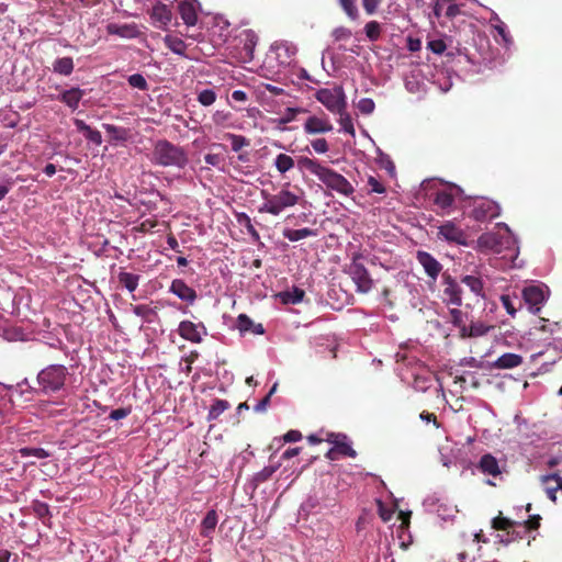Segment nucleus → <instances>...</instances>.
Here are the masks:
<instances>
[{
    "instance_id": "obj_1",
    "label": "nucleus",
    "mask_w": 562,
    "mask_h": 562,
    "mask_svg": "<svg viewBox=\"0 0 562 562\" xmlns=\"http://www.w3.org/2000/svg\"><path fill=\"white\" fill-rule=\"evenodd\" d=\"M512 44V37H435L428 48L464 76H473L501 65Z\"/></svg>"
},
{
    "instance_id": "obj_2",
    "label": "nucleus",
    "mask_w": 562,
    "mask_h": 562,
    "mask_svg": "<svg viewBox=\"0 0 562 562\" xmlns=\"http://www.w3.org/2000/svg\"><path fill=\"white\" fill-rule=\"evenodd\" d=\"M297 168L301 172H308L316 177L327 189L344 196H349L355 189L350 181L334 169L322 164L317 159L301 156L297 160Z\"/></svg>"
},
{
    "instance_id": "obj_3",
    "label": "nucleus",
    "mask_w": 562,
    "mask_h": 562,
    "mask_svg": "<svg viewBox=\"0 0 562 562\" xmlns=\"http://www.w3.org/2000/svg\"><path fill=\"white\" fill-rule=\"evenodd\" d=\"M69 375L68 368L64 364L46 366L37 373V392L43 395H53L64 391Z\"/></svg>"
},
{
    "instance_id": "obj_4",
    "label": "nucleus",
    "mask_w": 562,
    "mask_h": 562,
    "mask_svg": "<svg viewBox=\"0 0 562 562\" xmlns=\"http://www.w3.org/2000/svg\"><path fill=\"white\" fill-rule=\"evenodd\" d=\"M150 160L161 167L179 169H183L189 161L188 154L181 146L166 139H159L155 143Z\"/></svg>"
},
{
    "instance_id": "obj_5",
    "label": "nucleus",
    "mask_w": 562,
    "mask_h": 562,
    "mask_svg": "<svg viewBox=\"0 0 562 562\" xmlns=\"http://www.w3.org/2000/svg\"><path fill=\"white\" fill-rule=\"evenodd\" d=\"M497 228L504 229L505 235L499 233H484L477 238L479 247L486 250H492L497 254L509 250L510 257H516L518 254L517 238L512 233L510 228L505 223H498Z\"/></svg>"
},
{
    "instance_id": "obj_6",
    "label": "nucleus",
    "mask_w": 562,
    "mask_h": 562,
    "mask_svg": "<svg viewBox=\"0 0 562 562\" xmlns=\"http://www.w3.org/2000/svg\"><path fill=\"white\" fill-rule=\"evenodd\" d=\"M261 198L263 203L259 206V212L268 213L273 216L280 215L284 210L296 205L300 201V195L290 190L289 183L283 186L276 194L262 190Z\"/></svg>"
},
{
    "instance_id": "obj_7",
    "label": "nucleus",
    "mask_w": 562,
    "mask_h": 562,
    "mask_svg": "<svg viewBox=\"0 0 562 562\" xmlns=\"http://www.w3.org/2000/svg\"><path fill=\"white\" fill-rule=\"evenodd\" d=\"M315 99L333 114L347 109V97L341 86L322 88L316 91Z\"/></svg>"
},
{
    "instance_id": "obj_8",
    "label": "nucleus",
    "mask_w": 562,
    "mask_h": 562,
    "mask_svg": "<svg viewBox=\"0 0 562 562\" xmlns=\"http://www.w3.org/2000/svg\"><path fill=\"white\" fill-rule=\"evenodd\" d=\"M362 255L355 254L351 262L346 267V272L349 274L353 283L356 284V290L359 293H368L371 291L373 286V281L369 274V271L361 262Z\"/></svg>"
},
{
    "instance_id": "obj_9",
    "label": "nucleus",
    "mask_w": 562,
    "mask_h": 562,
    "mask_svg": "<svg viewBox=\"0 0 562 562\" xmlns=\"http://www.w3.org/2000/svg\"><path fill=\"white\" fill-rule=\"evenodd\" d=\"M426 70L429 71V66H416L405 74L404 83L408 92L417 95H422L426 92L428 82L426 79Z\"/></svg>"
},
{
    "instance_id": "obj_10",
    "label": "nucleus",
    "mask_w": 562,
    "mask_h": 562,
    "mask_svg": "<svg viewBox=\"0 0 562 562\" xmlns=\"http://www.w3.org/2000/svg\"><path fill=\"white\" fill-rule=\"evenodd\" d=\"M177 331L179 336L192 344H201L209 335L206 326L202 322L193 323L191 321H181Z\"/></svg>"
},
{
    "instance_id": "obj_11",
    "label": "nucleus",
    "mask_w": 562,
    "mask_h": 562,
    "mask_svg": "<svg viewBox=\"0 0 562 562\" xmlns=\"http://www.w3.org/2000/svg\"><path fill=\"white\" fill-rule=\"evenodd\" d=\"M549 296L548 288L542 284H531L522 290V297L532 313H538Z\"/></svg>"
},
{
    "instance_id": "obj_12",
    "label": "nucleus",
    "mask_w": 562,
    "mask_h": 562,
    "mask_svg": "<svg viewBox=\"0 0 562 562\" xmlns=\"http://www.w3.org/2000/svg\"><path fill=\"white\" fill-rule=\"evenodd\" d=\"M438 238L449 244L468 246L467 233L453 221H446L438 227Z\"/></svg>"
},
{
    "instance_id": "obj_13",
    "label": "nucleus",
    "mask_w": 562,
    "mask_h": 562,
    "mask_svg": "<svg viewBox=\"0 0 562 562\" xmlns=\"http://www.w3.org/2000/svg\"><path fill=\"white\" fill-rule=\"evenodd\" d=\"M499 205L488 199L480 198L474 200L471 217L477 222L493 220L499 215Z\"/></svg>"
},
{
    "instance_id": "obj_14",
    "label": "nucleus",
    "mask_w": 562,
    "mask_h": 562,
    "mask_svg": "<svg viewBox=\"0 0 562 562\" xmlns=\"http://www.w3.org/2000/svg\"><path fill=\"white\" fill-rule=\"evenodd\" d=\"M297 52L296 46L289 41L280 40L271 44L269 57L274 58L279 65H290Z\"/></svg>"
},
{
    "instance_id": "obj_15",
    "label": "nucleus",
    "mask_w": 562,
    "mask_h": 562,
    "mask_svg": "<svg viewBox=\"0 0 562 562\" xmlns=\"http://www.w3.org/2000/svg\"><path fill=\"white\" fill-rule=\"evenodd\" d=\"M327 441L333 443V448L326 453L329 460H336V454L346 457H356V451L352 449L348 437L344 434H329Z\"/></svg>"
},
{
    "instance_id": "obj_16",
    "label": "nucleus",
    "mask_w": 562,
    "mask_h": 562,
    "mask_svg": "<svg viewBox=\"0 0 562 562\" xmlns=\"http://www.w3.org/2000/svg\"><path fill=\"white\" fill-rule=\"evenodd\" d=\"M463 193L458 186L451 184L436 192L434 202L443 213H449L454 200Z\"/></svg>"
},
{
    "instance_id": "obj_17",
    "label": "nucleus",
    "mask_w": 562,
    "mask_h": 562,
    "mask_svg": "<svg viewBox=\"0 0 562 562\" xmlns=\"http://www.w3.org/2000/svg\"><path fill=\"white\" fill-rule=\"evenodd\" d=\"M476 468L482 474L486 476L502 480L504 465H501L499 461L491 453L483 454Z\"/></svg>"
},
{
    "instance_id": "obj_18",
    "label": "nucleus",
    "mask_w": 562,
    "mask_h": 562,
    "mask_svg": "<svg viewBox=\"0 0 562 562\" xmlns=\"http://www.w3.org/2000/svg\"><path fill=\"white\" fill-rule=\"evenodd\" d=\"M416 258L418 263L424 268L427 277L432 281H436L442 270V265L427 251H417Z\"/></svg>"
},
{
    "instance_id": "obj_19",
    "label": "nucleus",
    "mask_w": 562,
    "mask_h": 562,
    "mask_svg": "<svg viewBox=\"0 0 562 562\" xmlns=\"http://www.w3.org/2000/svg\"><path fill=\"white\" fill-rule=\"evenodd\" d=\"M334 128L333 124L327 117H319L312 115L306 119L303 130L308 135L324 134L331 132Z\"/></svg>"
},
{
    "instance_id": "obj_20",
    "label": "nucleus",
    "mask_w": 562,
    "mask_h": 562,
    "mask_svg": "<svg viewBox=\"0 0 562 562\" xmlns=\"http://www.w3.org/2000/svg\"><path fill=\"white\" fill-rule=\"evenodd\" d=\"M169 291L189 304H193L196 300V292L193 288L189 286L183 280L175 279L169 288Z\"/></svg>"
},
{
    "instance_id": "obj_21",
    "label": "nucleus",
    "mask_w": 562,
    "mask_h": 562,
    "mask_svg": "<svg viewBox=\"0 0 562 562\" xmlns=\"http://www.w3.org/2000/svg\"><path fill=\"white\" fill-rule=\"evenodd\" d=\"M461 293L462 291L459 284L450 276H445V300L449 304L460 306L462 304Z\"/></svg>"
},
{
    "instance_id": "obj_22",
    "label": "nucleus",
    "mask_w": 562,
    "mask_h": 562,
    "mask_svg": "<svg viewBox=\"0 0 562 562\" xmlns=\"http://www.w3.org/2000/svg\"><path fill=\"white\" fill-rule=\"evenodd\" d=\"M522 363V357L517 353L506 352L499 356L490 364L491 369L507 370L519 367Z\"/></svg>"
},
{
    "instance_id": "obj_23",
    "label": "nucleus",
    "mask_w": 562,
    "mask_h": 562,
    "mask_svg": "<svg viewBox=\"0 0 562 562\" xmlns=\"http://www.w3.org/2000/svg\"><path fill=\"white\" fill-rule=\"evenodd\" d=\"M178 11L184 24H187L188 26H193L196 24L198 13L194 2L189 0L179 2Z\"/></svg>"
},
{
    "instance_id": "obj_24",
    "label": "nucleus",
    "mask_w": 562,
    "mask_h": 562,
    "mask_svg": "<svg viewBox=\"0 0 562 562\" xmlns=\"http://www.w3.org/2000/svg\"><path fill=\"white\" fill-rule=\"evenodd\" d=\"M85 90L76 87L61 92L58 99L71 110H77Z\"/></svg>"
},
{
    "instance_id": "obj_25",
    "label": "nucleus",
    "mask_w": 562,
    "mask_h": 562,
    "mask_svg": "<svg viewBox=\"0 0 562 562\" xmlns=\"http://www.w3.org/2000/svg\"><path fill=\"white\" fill-rule=\"evenodd\" d=\"M74 124L78 132L82 133L83 136L92 144L100 146L102 144V135L98 130H93L85 121L75 119Z\"/></svg>"
},
{
    "instance_id": "obj_26",
    "label": "nucleus",
    "mask_w": 562,
    "mask_h": 562,
    "mask_svg": "<svg viewBox=\"0 0 562 562\" xmlns=\"http://www.w3.org/2000/svg\"><path fill=\"white\" fill-rule=\"evenodd\" d=\"M495 327L493 325H488L484 322H471V324L467 327L465 333L462 335V338H476L482 337L493 330Z\"/></svg>"
},
{
    "instance_id": "obj_27",
    "label": "nucleus",
    "mask_w": 562,
    "mask_h": 562,
    "mask_svg": "<svg viewBox=\"0 0 562 562\" xmlns=\"http://www.w3.org/2000/svg\"><path fill=\"white\" fill-rule=\"evenodd\" d=\"M237 328L240 333L252 331L256 335H263L265 328L262 324H255L246 314H239L237 317Z\"/></svg>"
},
{
    "instance_id": "obj_28",
    "label": "nucleus",
    "mask_w": 562,
    "mask_h": 562,
    "mask_svg": "<svg viewBox=\"0 0 562 562\" xmlns=\"http://www.w3.org/2000/svg\"><path fill=\"white\" fill-rule=\"evenodd\" d=\"M151 19L158 22L160 26H166L171 22L172 13L171 10L162 3L156 4L151 10Z\"/></svg>"
},
{
    "instance_id": "obj_29",
    "label": "nucleus",
    "mask_w": 562,
    "mask_h": 562,
    "mask_svg": "<svg viewBox=\"0 0 562 562\" xmlns=\"http://www.w3.org/2000/svg\"><path fill=\"white\" fill-rule=\"evenodd\" d=\"M284 238L290 241H299L307 237H314L317 235L315 229L304 227L300 229L284 228L282 232Z\"/></svg>"
},
{
    "instance_id": "obj_30",
    "label": "nucleus",
    "mask_w": 562,
    "mask_h": 562,
    "mask_svg": "<svg viewBox=\"0 0 562 562\" xmlns=\"http://www.w3.org/2000/svg\"><path fill=\"white\" fill-rule=\"evenodd\" d=\"M165 45L175 54L190 57L187 53L188 44L181 37H164Z\"/></svg>"
},
{
    "instance_id": "obj_31",
    "label": "nucleus",
    "mask_w": 562,
    "mask_h": 562,
    "mask_svg": "<svg viewBox=\"0 0 562 562\" xmlns=\"http://www.w3.org/2000/svg\"><path fill=\"white\" fill-rule=\"evenodd\" d=\"M72 70L74 61L71 57L57 58L53 64V71L58 75L69 76Z\"/></svg>"
},
{
    "instance_id": "obj_32",
    "label": "nucleus",
    "mask_w": 562,
    "mask_h": 562,
    "mask_svg": "<svg viewBox=\"0 0 562 562\" xmlns=\"http://www.w3.org/2000/svg\"><path fill=\"white\" fill-rule=\"evenodd\" d=\"M119 282L128 291L134 292L139 283V276L131 272L122 271L117 276Z\"/></svg>"
},
{
    "instance_id": "obj_33",
    "label": "nucleus",
    "mask_w": 562,
    "mask_h": 562,
    "mask_svg": "<svg viewBox=\"0 0 562 562\" xmlns=\"http://www.w3.org/2000/svg\"><path fill=\"white\" fill-rule=\"evenodd\" d=\"M217 525V514L215 510H210L201 522V535L209 537Z\"/></svg>"
},
{
    "instance_id": "obj_34",
    "label": "nucleus",
    "mask_w": 562,
    "mask_h": 562,
    "mask_svg": "<svg viewBox=\"0 0 562 562\" xmlns=\"http://www.w3.org/2000/svg\"><path fill=\"white\" fill-rule=\"evenodd\" d=\"M280 464L276 465H267L259 472L255 473L251 482L254 485V488H257L261 483L268 481L272 474L279 469Z\"/></svg>"
},
{
    "instance_id": "obj_35",
    "label": "nucleus",
    "mask_w": 562,
    "mask_h": 562,
    "mask_svg": "<svg viewBox=\"0 0 562 562\" xmlns=\"http://www.w3.org/2000/svg\"><path fill=\"white\" fill-rule=\"evenodd\" d=\"M273 165L283 175L294 167V159L286 154H279L274 158Z\"/></svg>"
},
{
    "instance_id": "obj_36",
    "label": "nucleus",
    "mask_w": 562,
    "mask_h": 562,
    "mask_svg": "<svg viewBox=\"0 0 562 562\" xmlns=\"http://www.w3.org/2000/svg\"><path fill=\"white\" fill-rule=\"evenodd\" d=\"M449 314L451 323L453 324V326L460 329V335L462 336L468 327L467 314H464L461 310L458 308H451Z\"/></svg>"
},
{
    "instance_id": "obj_37",
    "label": "nucleus",
    "mask_w": 562,
    "mask_h": 562,
    "mask_svg": "<svg viewBox=\"0 0 562 562\" xmlns=\"http://www.w3.org/2000/svg\"><path fill=\"white\" fill-rule=\"evenodd\" d=\"M229 408V403L226 400L216 398L213 401L209 414V420H215L220 415H222L226 409Z\"/></svg>"
},
{
    "instance_id": "obj_38",
    "label": "nucleus",
    "mask_w": 562,
    "mask_h": 562,
    "mask_svg": "<svg viewBox=\"0 0 562 562\" xmlns=\"http://www.w3.org/2000/svg\"><path fill=\"white\" fill-rule=\"evenodd\" d=\"M232 117L233 115L231 112L217 110L213 113L212 121L216 126L228 128L233 127Z\"/></svg>"
},
{
    "instance_id": "obj_39",
    "label": "nucleus",
    "mask_w": 562,
    "mask_h": 562,
    "mask_svg": "<svg viewBox=\"0 0 562 562\" xmlns=\"http://www.w3.org/2000/svg\"><path fill=\"white\" fill-rule=\"evenodd\" d=\"M458 513V509L456 506L447 504V503H439L437 506V514L438 517L441 518L443 521L452 520Z\"/></svg>"
},
{
    "instance_id": "obj_40",
    "label": "nucleus",
    "mask_w": 562,
    "mask_h": 562,
    "mask_svg": "<svg viewBox=\"0 0 562 562\" xmlns=\"http://www.w3.org/2000/svg\"><path fill=\"white\" fill-rule=\"evenodd\" d=\"M462 283H464L475 295L484 296L483 294V282L480 278L474 276H464L462 278Z\"/></svg>"
},
{
    "instance_id": "obj_41",
    "label": "nucleus",
    "mask_w": 562,
    "mask_h": 562,
    "mask_svg": "<svg viewBox=\"0 0 562 562\" xmlns=\"http://www.w3.org/2000/svg\"><path fill=\"white\" fill-rule=\"evenodd\" d=\"M337 115H339L338 122L340 125V132L355 136L353 122L350 114L347 112V109L340 113H337Z\"/></svg>"
},
{
    "instance_id": "obj_42",
    "label": "nucleus",
    "mask_w": 562,
    "mask_h": 562,
    "mask_svg": "<svg viewBox=\"0 0 562 562\" xmlns=\"http://www.w3.org/2000/svg\"><path fill=\"white\" fill-rule=\"evenodd\" d=\"M461 10L459 5L452 3L450 0H447V4L445 7V20L440 21L442 26H448V22L452 21L456 18L462 16Z\"/></svg>"
},
{
    "instance_id": "obj_43",
    "label": "nucleus",
    "mask_w": 562,
    "mask_h": 562,
    "mask_svg": "<svg viewBox=\"0 0 562 562\" xmlns=\"http://www.w3.org/2000/svg\"><path fill=\"white\" fill-rule=\"evenodd\" d=\"M19 454L22 458H36V459H45L49 457V453L43 448L36 447H24L19 450Z\"/></svg>"
},
{
    "instance_id": "obj_44",
    "label": "nucleus",
    "mask_w": 562,
    "mask_h": 562,
    "mask_svg": "<svg viewBox=\"0 0 562 562\" xmlns=\"http://www.w3.org/2000/svg\"><path fill=\"white\" fill-rule=\"evenodd\" d=\"M226 138L231 140L232 150L235 153L249 145V140L243 135L228 133L226 134Z\"/></svg>"
},
{
    "instance_id": "obj_45",
    "label": "nucleus",
    "mask_w": 562,
    "mask_h": 562,
    "mask_svg": "<svg viewBox=\"0 0 562 562\" xmlns=\"http://www.w3.org/2000/svg\"><path fill=\"white\" fill-rule=\"evenodd\" d=\"M133 313L146 322H151V316L156 315L155 310L146 304L135 305L133 307Z\"/></svg>"
},
{
    "instance_id": "obj_46",
    "label": "nucleus",
    "mask_w": 562,
    "mask_h": 562,
    "mask_svg": "<svg viewBox=\"0 0 562 562\" xmlns=\"http://www.w3.org/2000/svg\"><path fill=\"white\" fill-rule=\"evenodd\" d=\"M198 101L203 106H210L216 101V93L213 89H203L198 93Z\"/></svg>"
},
{
    "instance_id": "obj_47",
    "label": "nucleus",
    "mask_w": 562,
    "mask_h": 562,
    "mask_svg": "<svg viewBox=\"0 0 562 562\" xmlns=\"http://www.w3.org/2000/svg\"><path fill=\"white\" fill-rule=\"evenodd\" d=\"M238 222L243 225H245L248 234L256 240L259 239V233L256 231V228L254 227L252 223H251V220L248 215H246L245 213L240 214V216L238 217Z\"/></svg>"
},
{
    "instance_id": "obj_48",
    "label": "nucleus",
    "mask_w": 562,
    "mask_h": 562,
    "mask_svg": "<svg viewBox=\"0 0 562 562\" xmlns=\"http://www.w3.org/2000/svg\"><path fill=\"white\" fill-rule=\"evenodd\" d=\"M339 3L349 18L356 19L358 16L356 0H339Z\"/></svg>"
},
{
    "instance_id": "obj_49",
    "label": "nucleus",
    "mask_w": 562,
    "mask_h": 562,
    "mask_svg": "<svg viewBox=\"0 0 562 562\" xmlns=\"http://www.w3.org/2000/svg\"><path fill=\"white\" fill-rule=\"evenodd\" d=\"M357 106L362 114L369 115L374 111L375 103L371 98H362L359 100Z\"/></svg>"
},
{
    "instance_id": "obj_50",
    "label": "nucleus",
    "mask_w": 562,
    "mask_h": 562,
    "mask_svg": "<svg viewBox=\"0 0 562 562\" xmlns=\"http://www.w3.org/2000/svg\"><path fill=\"white\" fill-rule=\"evenodd\" d=\"M128 83L133 88H137L139 90H146L147 89V81L140 74H134L131 75L127 79Z\"/></svg>"
},
{
    "instance_id": "obj_51",
    "label": "nucleus",
    "mask_w": 562,
    "mask_h": 562,
    "mask_svg": "<svg viewBox=\"0 0 562 562\" xmlns=\"http://www.w3.org/2000/svg\"><path fill=\"white\" fill-rule=\"evenodd\" d=\"M311 146L316 154H326L329 150L328 143L325 138L313 139Z\"/></svg>"
},
{
    "instance_id": "obj_52",
    "label": "nucleus",
    "mask_w": 562,
    "mask_h": 562,
    "mask_svg": "<svg viewBox=\"0 0 562 562\" xmlns=\"http://www.w3.org/2000/svg\"><path fill=\"white\" fill-rule=\"evenodd\" d=\"M493 528L497 530H508L514 526V521L509 520L508 518L504 517H496L492 521Z\"/></svg>"
},
{
    "instance_id": "obj_53",
    "label": "nucleus",
    "mask_w": 562,
    "mask_h": 562,
    "mask_svg": "<svg viewBox=\"0 0 562 562\" xmlns=\"http://www.w3.org/2000/svg\"><path fill=\"white\" fill-rule=\"evenodd\" d=\"M447 4V0H437L432 8L434 15L438 19V21L445 20V7Z\"/></svg>"
},
{
    "instance_id": "obj_54",
    "label": "nucleus",
    "mask_w": 562,
    "mask_h": 562,
    "mask_svg": "<svg viewBox=\"0 0 562 562\" xmlns=\"http://www.w3.org/2000/svg\"><path fill=\"white\" fill-rule=\"evenodd\" d=\"M490 21H491V24H492L493 29L498 33V35H506L505 34L506 25L498 18V15L496 13H493V15H492Z\"/></svg>"
},
{
    "instance_id": "obj_55",
    "label": "nucleus",
    "mask_w": 562,
    "mask_h": 562,
    "mask_svg": "<svg viewBox=\"0 0 562 562\" xmlns=\"http://www.w3.org/2000/svg\"><path fill=\"white\" fill-rule=\"evenodd\" d=\"M501 302L506 312L509 315L515 316L517 310L514 305V300L509 295L504 294L501 296Z\"/></svg>"
},
{
    "instance_id": "obj_56",
    "label": "nucleus",
    "mask_w": 562,
    "mask_h": 562,
    "mask_svg": "<svg viewBox=\"0 0 562 562\" xmlns=\"http://www.w3.org/2000/svg\"><path fill=\"white\" fill-rule=\"evenodd\" d=\"M461 367H470L474 369H483V362L481 360L475 359L474 357H465L460 360L459 363Z\"/></svg>"
},
{
    "instance_id": "obj_57",
    "label": "nucleus",
    "mask_w": 562,
    "mask_h": 562,
    "mask_svg": "<svg viewBox=\"0 0 562 562\" xmlns=\"http://www.w3.org/2000/svg\"><path fill=\"white\" fill-rule=\"evenodd\" d=\"M434 83H437L442 92L449 91L452 86L450 78L443 76L442 72L438 75V79Z\"/></svg>"
},
{
    "instance_id": "obj_58",
    "label": "nucleus",
    "mask_w": 562,
    "mask_h": 562,
    "mask_svg": "<svg viewBox=\"0 0 562 562\" xmlns=\"http://www.w3.org/2000/svg\"><path fill=\"white\" fill-rule=\"evenodd\" d=\"M368 187L371 192L375 193H384L385 187L374 177H369Z\"/></svg>"
},
{
    "instance_id": "obj_59",
    "label": "nucleus",
    "mask_w": 562,
    "mask_h": 562,
    "mask_svg": "<svg viewBox=\"0 0 562 562\" xmlns=\"http://www.w3.org/2000/svg\"><path fill=\"white\" fill-rule=\"evenodd\" d=\"M550 481H555L557 486H558V490H559V491H562V476H560V475H559V474H557V473L547 474V475H542V476H541V483H542V484H547V483H549Z\"/></svg>"
},
{
    "instance_id": "obj_60",
    "label": "nucleus",
    "mask_w": 562,
    "mask_h": 562,
    "mask_svg": "<svg viewBox=\"0 0 562 562\" xmlns=\"http://www.w3.org/2000/svg\"><path fill=\"white\" fill-rule=\"evenodd\" d=\"M440 453V462L443 467L450 468L452 464H454V456L451 453H446L445 448L439 449Z\"/></svg>"
},
{
    "instance_id": "obj_61",
    "label": "nucleus",
    "mask_w": 562,
    "mask_h": 562,
    "mask_svg": "<svg viewBox=\"0 0 562 562\" xmlns=\"http://www.w3.org/2000/svg\"><path fill=\"white\" fill-rule=\"evenodd\" d=\"M366 35H379L381 25L376 21H370L364 26Z\"/></svg>"
},
{
    "instance_id": "obj_62",
    "label": "nucleus",
    "mask_w": 562,
    "mask_h": 562,
    "mask_svg": "<svg viewBox=\"0 0 562 562\" xmlns=\"http://www.w3.org/2000/svg\"><path fill=\"white\" fill-rule=\"evenodd\" d=\"M380 2L381 0H362V7L368 14H373L380 5Z\"/></svg>"
},
{
    "instance_id": "obj_63",
    "label": "nucleus",
    "mask_w": 562,
    "mask_h": 562,
    "mask_svg": "<svg viewBox=\"0 0 562 562\" xmlns=\"http://www.w3.org/2000/svg\"><path fill=\"white\" fill-rule=\"evenodd\" d=\"M204 161L212 167H218L223 161V158L218 154H206L204 156Z\"/></svg>"
},
{
    "instance_id": "obj_64",
    "label": "nucleus",
    "mask_w": 562,
    "mask_h": 562,
    "mask_svg": "<svg viewBox=\"0 0 562 562\" xmlns=\"http://www.w3.org/2000/svg\"><path fill=\"white\" fill-rule=\"evenodd\" d=\"M130 413H131V409H128V408H116L110 413V418L112 420H120V419L127 417L130 415Z\"/></svg>"
}]
</instances>
